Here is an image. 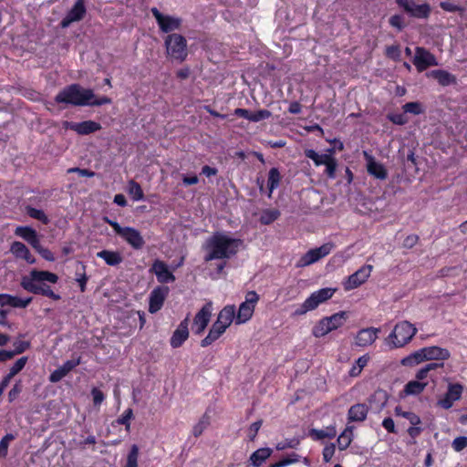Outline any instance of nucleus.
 I'll return each instance as SVG.
<instances>
[{
	"mask_svg": "<svg viewBox=\"0 0 467 467\" xmlns=\"http://www.w3.org/2000/svg\"><path fill=\"white\" fill-rule=\"evenodd\" d=\"M244 242L239 238H233L224 233L215 232L203 244L206 252L205 262L213 260L230 259L240 250Z\"/></svg>",
	"mask_w": 467,
	"mask_h": 467,
	"instance_id": "f257e3e1",
	"label": "nucleus"
},
{
	"mask_svg": "<svg viewBox=\"0 0 467 467\" xmlns=\"http://www.w3.org/2000/svg\"><path fill=\"white\" fill-rule=\"evenodd\" d=\"M58 281L57 275L46 271L33 269L27 275L21 278V287L28 293L47 296L52 300L58 301L60 296L56 294L45 282L56 284Z\"/></svg>",
	"mask_w": 467,
	"mask_h": 467,
	"instance_id": "f03ea898",
	"label": "nucleus"
},
{
	"mask_svg": "<svg viewBox=\"0 0 467 467\" xmlns=\"http://www.w3.org/2000/svg\"><path fill=\"white\" fill-rule=\"evenodd\" d=\"M95 98L91 88H85L79 84H70L62 88L55 97L57 104H67L76 107L88 106L89 100Z\"/></svg>",
	"mask_w": 467,
	"mask_h": 467,
	"instance_id": "7ed1b4c3",
	"label": "nucleus"
},
{
	"mask_svg": "<svg viewBox=\"0 0 467 467\" xmlns=\"http://www.w3.org/2000/svg\"><path fill=\"white\" fill-rule=\"evenodd\" d=\"M418 329L409 321L398 322L392 331L384 339L389 350L400 348L409 344L417 334Z\"/></svg>",
	"mask_w": 467,
	"mask_h": 467,
	"instance_id": "20e7f679",
	"label": "nucleus"
},
{
	"mask_svg": "<svg viewBox=\"0 0 467 467\" xmlns=\"http://www.w3.org/2000/svg\"><path fill=\"white\" fill-rule=\"evenodd\" d=\"M104 221L109 224L115 234L125 241L134 250H140L145 244V241L140 232L130 226H121L118 222L104 218Z\"/></svg>",
	"mask_w": 467,
	"mask_h": 467,
	"instance_id": "39448f33",
	"label": "nucleus"
},
{
	"mask_svg": "<svg viewBox=\"0 0 467 467\" xmlns=\"http://www.w3.org/2000/svg\"><path fill=\"white\" fill-rule=\"evenodd\" d=\"M166 53L172 59L182 62L188 56L187 40L181 35L176 33L169 34L164 39Z\"/></svg>",
	"mask_w": 467,
	"mask_h": 467,
	"instance_id": "423d86ee",
	"label": "nucleus"
},
{
	"mask_svg": "<svg viewBox=\"0 0 467 467\" xmlns=\"http://www.w3.org/2000/svg\"><path fill=\"white\" fill-rule=\"evenodd\" d=\"M336 289L334 288H321L314 293H312L303 304H301L295 311L294 316L299 317L303 316L308 311L316 309L320 304L326 302L330 299L335 294Z\"/></svg>",
	"mask_w": 467,
	"mask_h": 467,
	"instance_id": "0eeeda50",
	"label": "nucleus"
},
{
	"mask_svg": "<svg viewBox=\"0 0 467 467\" xmlns=\"http://www.w3.org/2000/svg\"><path fill=\"white\" fill-rule=\"evenodd\" d=\"M398 6L411 18L428 19L431 7L428 3L417 4L415 0H395Z\"/></svg>",
	"mask_w": 467,
	"mask_h": 467,
	"instance_id": "6e6552de",
	"label": "nucleus"
},
{
	"mask_svg": "<svg viewBox=\"0 0 467 467\" xmlns=\"http://www.w3.org/2000/svg\"><path fill=\"white\" fill-rule=\"evenodd\" d=\"M150 12L154 16L160 30L162 33L169 34L181 28L182 23V18L169 15H163L157 7H152Z\"/></svg>",
	"mask_w": 467,
	"mask_h": 467,
	"instance_id": "1a4fd4ad",
	"label": "nucleus"
},
{
	"mask_svg": "<svg viewBox=\"0 0 467 467\" xmlns=\"http://www.w3.org/2000/svg\"><path fill=\"white\" fill-rule=\"evenodd\" d=\"M259 296L255 291H249L245 296V301L239 306L236 316V324L247 322L253 316Z\"/></svg>",
	"mask_w": 467,
	"mask_h": 467,
	"instance_id": "9d476101",
	"label": "nucleus"
},
{
	"mask_svg": "<svg viewBox=\"0 0 467 467\" xmlns=\"http://www.w3.org/2000/svg\"><path fill=\"white\" fill-rule=\"evenodd\" d=\"M213 311V303L207 302L196 313L193 317L192 329L195 335H201L204 332L207 327Z\"/></svg>",
	"mask_w": 467,
	"mask_h": 467,
	"instance_id": "9b49d317",
	"label": "nucleus"
},
{
	"mask_svg": "<svg viewBox=\"0 0 467 467\" xmlns=\"http://www.w3.org/2000/svg\"><path fill=\"white\" fill-rule=\"evenodd\" d=\"M333 248L334 244L332 243H326L319 247L308 250L304 255L301 256L299 260V265L307 266L317 262L318 260L329 254Z\"/></svg>",
	"mask_w": 467,
	"mask_h": 467,
	"instance_id": "f8f14e48",
	"label": "nucleus"
},
{
	"mask_svg": "<svg viewBox=\"0 0 467 467\" xmlns=\"http://www.w3.org/2000/svg\"><path fill=\"white\" fill-rule=\"evenodd\" d=\"M413 64L419 72L426 70L428 67L437 66L438 62L433 54L424 47H418L415 49Z\"/></svg>",
	"mask_w": 467,
	"mask_h": 467,
	"instance_id": "ddd939ff",
	"label": "nucleus"
},
{
	"mask_svg": "<svg viewBox=\"0 0 467 467\" xmlns=\"http://www.w3.org/2000/svg\"><path fill=\"white\" fill-rule=\"evenodd\" d=\"M464 387L461 383H449L447 391L442 399L438 400V405L444 410H449L453 403L461 400Z\"/></svg>",
	"mask_w": 467,
	"mask_h": 467,
	"instance_id": "4468645a",
	"label": "nucleus"
},
{
	"mask_svg": "<svg viewBox=\"0 0 467 467\" xmlns=\"http://www.w3.org/2000/svg\"><path fill=\"white\" fill-rule=\"evenodd\" d=\"M372 270L373 266L371 265H365L350 275L347 282L344 284L345 290L349 291L360 286L370 276Z\"/></svg>",
	"mask_w": 467,
	"mask_h": 467,
	"instance_id": "2eb2a0df",
	"label": "nucleus"
},
{
	"mask_svg": "<svg viewBox=\"0 0 467 467\" xmlns=\"http://www.w3.org/2000/svg\"><path fill=\"white\" fill-rule=\"evenodd\" d=\"M63 127L71 130L78 135H89L101 130L100 123L94 120H84L81 122L64 121Z\"/></svg>",
	"mask_w": 467,
	"mask_h": 467,
	"instance_id": "dca6fc26",
	"label": "nucleus"
},
{
	"mask_svg": "<svg viewBox=\"0 0 467 467\" xmlns=\"http://www.w3.org/2000/svg\"><path fill=\"white\" fill-rule=\"evenodd\" d=\"M170 289L165 285L156 286L150 294L149 312L157 313L163 306L164 301L168 296Z\"/></svg>",
	"mask_w": 467,
	"mask_h": 467,
	"instance_id": "f3484780",
	"label": "nucleus"
},
{
	"mask_svg": "<svg viewBox=\"0 0 467 467\" xmlns=\"http://www.w3.org/2000/svg\"><path fill=\"white\" fill-rule=\"evenodd\" d=\"M87 13L85 0H76L74 5L70 8L65 17L60 22L63 28L69 26L74 22L82 20Z\"/></svg>",
	"mask_w": 467,
	"mask_h": 467,
	"instance_id": "a211bd4d",
	"label": "nucleus"
},
{
	"mask_svg": "<svg viewBox=\"0 0 467 467\" xmlns=\"http://www.w3.org/2000/svg\"><path fill=\"white\" fill-rule=\"evenodd\" d=\"M150 271L155 274L158 282L161 284L175 281L174 275L169 270L167 264L161 260L156 259Z\"/></svg>",
	"mask_w": 467,
	"mask_h": 467,
	"instance_id": "6ab92c4d",
	"label": "nucleus"
},
{
	"mask_svg": "<svg viewBox=\"0 0 467 467\" xmlns=\"http://www.w3.org/2000/svg\"><path fill=\"white\" fill-rule=\"evenodd\" d=\"M189 316H187L183 320L181 321L177 328L171 335L170 339V344L171 348H178L182 346V344L189 337Z\"/></svg>",
	"mask_w": 467,
	"mask_h": 467,
	"instance_id": "aec40b11",
	"label": "nucleus"
},
{
	"mask_svg": "<svg viewBox=\"0 0 467 467\" xmlns=\"http://www.w3.org/2000/svg\"><path fill=\"white\" fill-rule=\"evenodd\" d=\"M364 157L367 161V171L368 174L379 180H386L388 178V171L385 166L377 161L375 158L364 151Z\"/></svg>",
	"mask_w": 467,
	"mask_h": 467,
	"instance_id": "412c9836",
	"label": "nucleus"
},
{
	"mask_svg": "<svg viewBox=\"0 0 467 467\" xmlns=\"http://www.w3.org/2000/svg\"><path fill=\"white\" fill-rule=\"evenodd\" d=\"M380 328L367 327L358 330L355 337V344L358 347H368L372 345L378 338Z\"/></svg>",
	"mask_w": 467,
	"mask_h": 467,
	"instance_id": "4be33fe9",
	"label": "nucleus"
},
{
	"mask_svg": "<svg viewBox=\"0 0 467 467\" xmlns=\"http://www.w3.org/2000/svg\"><path fill=\"white\" fill-rule=\"evenodd\" d=\"M234 114L237 117L244 118L252 122H259L264 119H267L272 116V113L268 109H259L254 112H251L246 109L237 108L234 109Z\"/></svg>",
	"mask_w": 467,
	"mask_h": 467,
	"instance_id": "5701e85b",
	"label": "nucleus"
},
{
	"mask_svg": "<svg viewBox=\"0 0 467 467\" xmlns=\"http://www.w3.org/2000/svg\"><path fill=\"white\" fill-rule=\"evenodd\" d=\"M421 352H423V358H425L426 361H444L449 359L451 357V353L448 349L438 346L422 348Z\"/></svg>",
	"mask_w": 467,
	"mask_h": 467,
	"instance_id": "b1692460",
	"label": "nucleus"
},
{
	"mask_svg": "<svg viewBox=\"0 0 467 467\" xmlns=\"http://www.w3.org/2000/svg\"><path fill=\"white\" fill-rule=\"evenodd\" d=\"M32 297L20 298L9 294H2L0 296V306H12L15 308H26L32 302Z\"/></svg>",
	"mask_w": 467,
	"mask_h": 467,
	"instance_id": "393cba45",
	"label": "nucleus"
},
{
	"mask_svg": "<svg viewBox=\"0 0 467 467\" xmlns=\"http://www.w3.org/2000/svg\"><path fill=\"white\" fill-rule=\"evenodd\" d=\"M10 252L17 259H23L26 263L32 265L36 263L35 257L31 254L30 250L21 242L15 241L11 244Z\"/></svg>",
	"mask_w": 467,
	"mask_h": 467,
	"instance_id": "a878e982",
	"label": "nucleus"
},
{
	"mask_svg": "<svg viewBox=\"0 0 467 467\" xmlns=\"http://www.w3.org/2000/svg\"><path fill=\"white\" fill-rule=\"evenodd\" d=\"M226 327H224L223 325L219 324L218 322H214L209 332L208 335L201 340V347L202 348H207L211 346L213 342H215L217 339H219L226 331Z\"/></svg>",
	"mask_w": 467,
	"mask_h": 467,
	"instance_id": "bb28decb",
	"label": "nucleus"
},
{
	"mask_svg": "<svg viewBox=\"0 0 467 467\" xmlns=\"http://www.w3.org/2000/svg\"><path fill=\"white\" fill-rule=\"evenodd\" d=\"M15 234L26 241L32 247H36L40 241L36 231L30 226H17Z\"/></svg>",
	"mask_w": 467,
	"mask_h": 467,
	"instance_id": "cd10ccee",
	"label": "nucleus"
},
{
	"mask_svg": "<svg viewBox=\"0 0 467 467\" xmlns=\"http://www.w3.org/2000/svg\"><path fill=\"white\" fill-rule=\"evenodd\" d=\"M429 76L433 78L441 87H448L457 84V78L455 75L444 70L435 69L429 73Z\"/></svg>",
	"mask_w": 467,
	"mask_h": 467,
	"instance_id": "c85d7f7f",
	"label": "nucleus"
},
{
	"mask_svg": "<svg viewBox=\"0 0 467 467\" xmlns=\"http://www.w3.org/2000/svg\"><path fill=\"white\" fill-rule=\"evenodd\" d=\"M368 409L364 403H357L352 405L348 411V422L364 421L367 418Z\"/></svg>",
	"mask_w": 467,
	"mask_h": 467,
	"instance_id": "c756f323",
	"label": "nucleus"
},
{
	"mask_svg": "<svg viewBox=\"0 0 467 467\" xmlns=\"http://www.w3.org/2000/svg\"><path fill=\"white\" fill-rule=\"evenodd\" d=\"M235 317V307L233 305L225 306L218 314L215 320L224 327L228 328L234 321Z\"/></svg>",
	"mask_w": 467,
	"mask_h": 467,
	"instance_id": "7c9ffc66",
	"label": "nucleus"
},
{
	"mask_svg": "<svg viewBox=\"0 0 467 467\" xmlns=\"http://www.w3.org/2000/svg\"><path fill=\"white\" fill-rule=\"evenodd\" d=\"M97 257L103 259L110 266L119 265L123 261L121 254L118 251L101 250L97 253Z\"/></svg>",
	"mask_w": 467,
	"mask_h": 467,
	"instance_id": "2f4dec72",
	"label": "nucleus"
},
{
	"mask_svg": "<svg viewBox=\"0 0 467 467\" xmlns=\"http://www.w3.org/2000/svg\"><path fill=\"white\" fill-rule=\"evenodd\" d=\"M282 181V175L278 170V168L273 167L268 171L267 176V189H268V197H272L273 192L277 189Z\"/></svg>",
	"mask_w": 467,
	"mask_h": 467,
	"instance_id": "473e14b6",
	"label": "nucleus"
},
{
	"mask_svg": "<svg viewBox=\"0 0 467 467\" xmlns=\"http://www.w3.org/2000/svg\"><path fill=\"white\" fill-rule=\"evenodd\" d=\"M273 453L271 448H260L254 451L250 456V462L253 466L260 467Z\"/></svg>",
	"mask_w": 467,
	"mask_h": 467,
	"instance_id": "72a5a7b5",
	"label": "nucleus"
},
{
	"mask_svg": "<svg viewBox=\"0 0 467 467\" xmlns=\"http://www.w3.org/2000/svg\"><path fill=\"white\" fill-rule=\"evenodd\" d=\"M327 152L328 153H326V154H318L314 150H306L305 151V155L306 158L312 160L316 166H320V165H326V163L328 161V160L334 154V149H328Z\"/></svg>",
	"mask_w": 467,
	"mask_h": 467,
	"instance_id": "f704fd0d",
	"label": "nucleus"
},
{
	"mask_svg": "<svg viewBox=\"0 0 467 467\" xmlns=\"http://www.w3.org/2000/svg\"><path fill=\"white\" fill-rule=\"evenodd\" d=\"M354 426H347L338 436L337 442L340 451L347 450L353 441Z\"/></svg>",
	"mask_w": 467,
	"mask_h": 467,
	"instance_id": "c9c22d12",
	"label": "nucleus"
},
{
	"mask_svg": "<svg viewBox=\"0 0 467 467\" xmlns=\"http://www.w3.org/2000/svg\"><path fill=\"white\" fill-rule=\"evenodd\" d=\"M309 436L315 441H320L325 438L332 439L337 435L335 426H328L326 430L310 429Z\"/></svg>",
	"mask_w": 467,
	"mask_h": 467,
	"instance_id": "e433bc0d",
	"label": "nucleus"
},
{
	"mask_svg": "<svg viewBox=\"0 0 467 467\" xmlns=\"http://www.w3.org/2000/svg\"><path fill=\"white\" fill-rule=\"evenodd\" d=\"M211 424V415L208 410H206L203 415L200 418L199 421L192 427V433L195 438L200 437L203 431L210 426Z\"/></svg>",
	"mask_w": 467,
	"mask_h": 467,
	"instance_id": "4c0bfd02",
	"label": "nucleus"
},
{
	"mask_svg": "<svg viewBox=\"0 0 467 467\" xmlns=\"http://www.w3.org/2000/svg\"><path fill=\"white\" fill-rule=\"evenodd\" d=\"M427 385V382L410 380L404 386L403 392L406 396L419 395L423 392Z\"/></svg>",
	"mask_w": 467,
	"mask_h": 467,
	"instance_id": "58836bf2",
	"label": "nucleus"
},
{
	"mask_svg": "<svg viewBox=\"0 0 467 467\" xmlns=\"http://www.w3.org/2000/svg\"><path fill=\"white\" fill-rule=\"evenodd\" d=\"M79 267L75 272V280L78 284L79 289L84 293L87 289L88 276L86 273V265L82 262H78Z\"/></svg>",
	"mask_w": 467,
	"mask_h": 467,
	"instance_id": "ea45409f",
	"label": "nucleus"
},
{
	"mask_svg": "<svg viewBox=\"0 0 467 467\" xmlns=\"http://www.w3.org/2000/svg\"><path fill=\"white\" fill-rule=\"evenodd\" d=\"M329 327H331V330H336L339 327H341L345 321L348 318L347 312L345 311H339L337 313L333 314L330 317H326Z\"/></svg>",
	"mask_w": 467,
	"mask_h": 467,
	"instance_id": "a19ab883",
	"label": "nucleus"
},
{
	"mask_svg": "<svg viewBox=\"0 0 467 467\" xmlns=\"http://www.w3.org/2000/svg\"><path fill=\"white\" fill-rule=\"evenodd\" d=\"M425 360L423 358V352H421V348L410 354L409 356L403 358L400 360V364L405 367H413L416 366Z\"/></svg>",
	"mask_w": 467,
	"mask_h": 467,
	"instance_id": "79ce46f5",
	"label": "nucleus"
},
{
	"mask_svg": "<svg viewBox=\"0 0 467 467\" xmlns=\"http://www.w3.org/2000/svg\"><path fill=\"white\" fill-rule=\"evenodd\" d=\"M331 327L325 317L321 318L313 327L312 334L315 337H322L331 332Z\"/></svg>",
	"mask_w": 467,
	"mask_h": 467,
	"instance_id": "37998d69",
	"label": "nucleus"
},
{
	"mask_svg": "<svg viewBox=\"0 0 467 467\" xmlns=\"http://www.w3.org/2000/svg\"><path fill=\"white\" fill-rule=\"evenodd\" d=\"M280 216V212L277 209H265L260 215V223L264 225H268L277 220Z\"/></svg>",
	"mask_w": 467,
	"mask_h": 467,
	"instance_id": "c03bdc74",
	"label": "nucleus"
},
{
	"mask_svg": "<svg viewBox=\"0 0 467 467\" xmlns=\"http://www.w3.org/2000/svg\"><path fill=\"white\" fill-rule=\"evenodd\" d=\"M369 358H370L368 354L359 357L350 368L349 376L358 377L361 373L362 369L368 365Z\"/></svg>",
	"mask_w": 467,
	"mask_h": 467,
	"instance_id": "a18cd8bd",
	"label": "nucleus"
},
{
	"mask_svg": "<svg viewBox=\"0 0 467 467\" xmlns=\"http://www.w3.org/2000/svg\"><path fill=\"white\" fill-rule=\"evenodd\" d=\"M128 192L133 201H141L144 198V193L141 186L135 181L131 180L128 184Z\"/></svg>",
	"mask_w": 467,
	"mask_h": 467,
	"instance_id": "49530a36",
	"label": "nucleus"
},
{
	"mask_svg": "<svg viewBox=\"0 0 467 467\" xmlns=\"http://www.w3.org/2000/svg\"><path fill=\"white\" fill-rule=\"evenodd\" d=\"M26 214L29 217L36 219L44 224H47L49 223V219H48L47 215L44 213V211H42L40 209H36L32 206H27L26 208Z\"/></svg>",
	"mask_w": 467,
	"mask_h": 467,
	"instance_id": "de8ad7c7",
	"label": "nucleus"
},
{
	"mask_svg": "<svg viewBox=\"0 0 467 467\" xmlns=\"http://www.w3.org/2000/svg\"><path fill=\"white\" fill-rule=\"evenodd\" d=\"M133 410L128 408L116 420V423L119 425H124L125 430L129 432L130 431V420L133 419Z\"/></svg>",
	"mask_w": 467,
	"mask_h": 467,
	"instance_id": "09e8293b",
	"label": "nucleus"
},
{
	"mask_svg": "<svg viewBox=\"0 0 467 467\" xmlns=\"http://www.w3.org/2000/svg\"><path fill=\"white\" fill-rule=\"evenodd\" d=\"M140 449L138 445L133 444L130 451L127 455L126 463L124 467H138V458H139Z\"/></svg>",
	"mask_w": 467,
	"mask_h": 467,
	"instance_id": "8fccbe9b",
	"label": "nucleus"
},
{
	"mask_svg": "<svg viewBox=\"0 0 467 467\" xmlns=\"http://www.w3.org/2000/svg\"><path fill=\"white\" fill-rule=\"evenodd\" d=\"M299 458L300 456L297 453L292 452L288 454L286 457L281 459L280 461L270 464L269 467H286L290 464L298 462Z\"/></svg>",
	"mask_w": 467,
	"mask_h": 467,
	"instance_id": "3c124183",
	"label": "nucleus"
},
{
	"mask_svg": "<svg viewBox=\"0 0 467 467\" xmlns=\"http://www.w3.org/2000/svg\"><path fill=\"white\" fill-rule=\"evenodd\" d=\"M402 109L405 113H410L413 115H420L425 111L422 104L418 101L408 102L402 106Z\"/></svg>",
	"mask_w": 467,
	"mask_h": 467,
	"instance_id": "603ef678",
	"label": "nucleus"
},
{
	"mask_svg": "<svg viewBox=\"0 0 467 467\" xmlns=\"http://www.w3.org/2000/svg\"><path fill=\"white\" fill-rule=\"evenodd\" d=\"M389 23L392 27L396 28L398 31H402L406 26L403 16L400 14H395L391 16L389 19Z\"/></svg>",
	"mask_w": 467,
	"mask_h": 467,
	"instance_id": "864d4df0",
	"label": "nucleus"
},
{
	"mask_svg": "<svg viewBox=\"0 0 467 467\" xmlns=\"http://www.w3.org/2000/svg\"><path fill=\"white\" fill-rule=\"evenodd\" d=\"M16 439L12 433L5 434L0 441V457H5L7 454L9 442Z\"/></svg>",
	"mask_w": 467,
	"mask_h": 467,
	"instance_id": "5fc2aeb1",
	"label": "nucleus"
},
{
	"mask_svg": "<svg viewBox=\"0 0 467 467\" xmlns=\"http://www.w3.org/2000/svg\"><path fill=\"white\" fill-rule=\"evenodd\" d=\"M325 172L329 179L336 178V171L337 167V160L332 156L328 161L326 163Z\"/></svg>",
	"mask_w": 467,
	"mask_h": 467,
	"instance_id": "6e6d98bb",
	"label": "nucleus"
},
{
	"mask_svg": "<svg viewBox=\"0 0 467 467\" xmlns=\"http://www.w3.org/2000/svg\"><path fill=\"white\" fill-rule=\"evenodd\" d=\"M27 357H22L18 358L9 369V373L15 377L25 368V366L27 363Z\"/></svg>",
	"mask_w": 467,
	"mask_h": 467,
	"instance_id": "4d7b16f0",
	"label": "nucleus"
},
{
	"mask_svg": "<svg viewBox=\"0 0 467 467\" xmlns=\"http://www.w3.org/2000/svg\"><path fill=\"white\" fill-rule=\"evenodd\" d=\"M14 348L15 349L11 350V353H13L15 357L16 355H19L26 351L30 348V342L16 340L14 342Z\"/></svg>",
	"mask_w": 467,
	"mask_h": 467,
	"instance_id": "13d9d810",
	"label": "nucleus"
},
{
	"mask_svg": "<svg viewBox=\"0 0 467 467\" xmlns=\"http://www.w3.org/2000/svg\"><path fill=\"white\" fill-rule=\"evenodd\" d=\"M45 260L53 262L55 261V256L53 253L46 247H43L40 244V241L38 242V245L36 247H33Z\"/></svg>",
	"mask_w": 467,
	"mask_h": 467,
	"instance_id": "bf43d9fd",
	"label": "nucleus"
},
{
	"mask_svg": "<svg viewBox=\"0 0 467 467\" xmlns=\"http://www.w3.org/2000/svg\"><path fill=\"white\" fill-rule=\"evenodd\" d=\"M385 55L393 60H399L400 58V46L399 45L388 46L385 50Z\"/></svg>",
	"mask_w": 467,
	"mask_h": 467,
	"instance_id": "052dcab7",
	"label": "nucleus"
},
{
	"mask_svg": "<svg viewBox=\"0 0 467 467\" xmlns=\"http://www.w3.org/2000/svg\"><path fill=\"white\" fill-rule=\"evenodd\" d=\"M335 451L336 445L334 443H329L326 445L322 451L323 461L325 462H329L335 454Z\"/></svg>",
	"mask_w": 467,
	"mask_h": 467,
	"instance_id": "680f3d73",
	"label": "nucleus"
},
{
	"mask_svg": "<svg viewBox=\"0 0 467 467\" xmlns=\"http://www.w3.org/2000/svg\"><path fill=\"white\" fill-rule=\"evenodd\" d=\"M80 363H81V358L78 357L77 358L67 360L66 362H64V364L60 368L67 375L71 370H73Z\"/></svg>",
	"mask_w": 467,
	"mask_h": 467,
	"instance_id": "e2e57ef3",
	"label": "nucleus"
},
{
	"mask_svg": "<svg viewBox=\"0 0 467 467\" xmlns=\"http://www.w3.org/2000/svg\"><path fill=\"white\" fill-rule=\"evenodd\" d=\"M440 7L446 12H462L463 7L450 2V1H442L440 3Z\"/></svg>",
	"mask_w": 467,
	"mask_h": 467,
	"instance_id": "0e129e2a",
	"label": "nucleus"
},
{
	"mask_svg": "<svg viewBox=\"0 0 467 467\" xmlns=\"http://www.w3.org/2000/svg\"><path fill=\"white\" fill-rule=\"evenodd\" d=\"M299 445V440L296 438L286 440L285 441H281L277 443L276 450L283 451L287 448L296 449Z\"/></svg>",
	"mask_w": 467,
	"mask_h": 467,
	"instance_id": "69168bd1",
	"label": "nucleus"
},
{
	"mask_svg": "<svg viewBox=\"0 0 467 467\" xmlns=\"http://www.w3.org/2000/svg\"><path fill=\"white\" fill-rule=\"evenodd\" d=\"M263 420H259L252 423L248 429V438L251 441H254L255 437L257 436V433L262 427Z\"/></svg>",
	"mask_w": 467,
	"mask_h": 467,
	"instance_id": "338daca9",
	"label": "nucleus"
},
{
	"mask_svg": "<svg viewBox=\"0 0 467 467\" xmlns=\"http://www.w3.org/2000/svg\"><path fill=\"white\" fill-rule=\"evenodd\" d=\"M467 447V437L460 436L453 440L452 448L455 451H461Z\"/></svg>",
	"mask_w": 467,
	"mask_h": 467,
	"instance_id": "774afa93",
	"label": "nucleus"
}]
</instances>
